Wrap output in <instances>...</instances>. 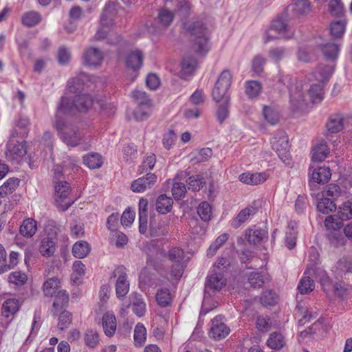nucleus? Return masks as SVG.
Masks as SVG:
<instances>
[{"label": "nucleus", "instance_id": "23", "mask_svg": "<svg viewBox=\"0 0 352 352\" xmlns=\"http://www.w3.org/2000/svg\"><path fill=\"white\" fill-rule=\"evenodd\" d=\"M19 302L16 298L7 299L2 305L1 316L9 318L19 310Z\"/></svg>", "mask_w": 352, "mask_h": 352}, {"label": "nucleus", "instance_id": "40", "mask_svg": "<svg viewBox=\"0 0 352 352\" xmlns=\"http://www.w3.org/2000/svg\"><path fill=\"white\" fill-rule=\"evenodd\" d=\"M171 295L168 288H162L157 290L156 294V301L162 307H166L171 303Z\"/></svg>", "mask_w": 352, "mask_h": 352}, {"label": "nucleus", "instance_id": "26", "mask_svg": "<svg viewBox=\"0 0 352 352\" xmlns=\"http://www.w3.org/2000/svg\"><path fill=\"white\" fill-rule=\"evenodd\" d=\"M36 230V221L32 218H28L23 220L19 229L20 234L27 238H30L34 236Z\"/></svg>", "mask_w": 352, "mask_h": 352}, {"label": "nucleus", "instance_id": "14", "mask_svg": "<svg viewBox=\"0 0 352 352\" xmlns=\"http://www.w3.org/2000/svg\"><path fill=\"white\" fill-rule=\"evenodd\" d=\"M258 210V206L256 202H253L252 205L246 207L241 210L232 222V226L234 228H239L244 222H245L250 217L255 214Z\"/></svg>", "mask_w": 352, "mask_h": 352}, {"label": "nucleus", "instance_id": "58", "mask_svg": "<svg viewBox=\"0 0 352 352\" xmlns=\"http://www.w3.org/2000/svg\"><path fill=\"white\" fill-rule=\"evenodd\" d=\"M248 283L254 288H261L265 283L264 276L259 272H251L248 276Z\"/></svg>", "mask_w": 352, "mask_h": 352}, {"label": "nucleus", "instance_id": "19", "mask_svg": "<svg viewBox=\"0 0 352 352\" xmlns=\"http://www.w3.org/2000/svg\"><path fill=\"white\" fill-rule=\"evenodd\" d=\"M102 322L105 335L108 337L113 336L116 329V319L115 315L107 312L102 316Z\"/></svg>", "mask_w": 352, "mask_h": 352}, {"label": "nucleus", "instance_id": "42", "mask_svg": "<svg viewBox=\"0 0 352 352\" xmlns=\"http://www.w3.org/2000/svg\"><path fill=\"white\" fill-rule=\"evenodd\" d=\"M318 210L322 214H329L336 209V205L330 198H322L317 203Z\"/></svg>", "mask_w": 352, "mask_h": 352}, {"label": "nucleus", "instance_id": "4", "mask_svg": "<svg viewBox=\"0 0 352 352\" xmlns=\"http://www.w3.org/2000/svg\"><path fill=\"white\" fill-rule=\"evenodd\" d=\"M232 74L230 70L224 69L219 75L212 91L213 100L217 102L230 101V96L227 94L232 83Z\"/></svg>", "mask_w": 352, "mask_h": 352}, {"label": "nucleus", "instance_id": "50", "mask_svg": "<svg viewBox=\"0 0 352 352\" xmlns=\"http://www.w3.org/2000/svg\"><path fill=\"white\" fill-rule=\"evenodd\" d=\"M263 115L265 120L272 125L276 124L279 121L278 112L270 106H265L263 109Z\"/></svg>", "mask_w": 352, "mask_h": 352}, {"label": "nucleus", "instance_id": "41", "mask_svg": "<svg viewBox=\"0 0 352 352\" xmlns=\"http://www.w3.org/2000/svg\"><path fill=\"white\" fill-rule=\"evenodd\" d=\"M197 64V60L191 56L184 58L181 63L182 72L186 75H192Z\"/></svg>", "mask_w": 352, "mask_h": 352}, {"label": "nucleus", "instance_id": "46", "mask_svg": "<svg viewBox=\"0 0 352 352\" xmlns=\"http://www.w3.org/2000/svg\"><path fill=\"white\" fill-rule=\"evenodd\" d=\"M133 338L135 346H141L144 344L146 338V329L142 324L138 323L135 326Z\"/></svg>", "mask_w": 352, "mask_h": 352}, {"label": "nucleus", "instance_id": "22", "mask_svg": "<svg viewBox=\"0 0 352 352\" xmlns=\"http://www.w3.org/2000/svg\"><path fill=\"white\" fill-rule=\"evenodd\" d=\"M56 250V242L51 237L43 238L39 245V252L45 257L52 256Z\"/></svg>", "mask_w": 352, "mask_h": 352}, {"label": "nucleus", "instance_id": "55", "mask_svg": "<svg viewBox=\"0 0 352 352\" xmlns=\"http://www.w3.org/2000/svg\"><path fill=\"white\" fill-rule=\"evenodd\" d=\"M295 223L290 222L288 225L289 228L292 230L289 232H287L285 234V245L286 247L292 250L294 248L296 244V232L294 230Z\"/></svg>", "mask_w": 352, "mask_h": 352}, {"label": "nucleus", "instance_id": "34", "mask_svg": "<svg viewBox=\"0 0 352 352\" xmlns=\"http://www.w3.org/2000/svg\"><path fill=\"white\" fill-rule=\"evenodd\" d=\"M324 58L328 60H335L339 53V46L337 44L327 43L320 45Z\"/></svg>", "mask_w": 352, "mask_h": 352}, {"label": "nucleus", "instance_id": "27", "mask_svg": "<svg viewBox=\"0 0 352 352\" xmlns=\"http://www.w3.org/2000/svg\"><path fill=\"white\" fill-rule=\"evenodd\" d=\"M8 151L12 160L22 157L26 153L25 144L14 140H10L8 142Z\"/></svg>", "mask_w": 352, "mask_h": 352}, {"label": "nucleus", "instance_id": "12", "mask_svg": "<svg viewBox=\"0 0 352 352\" xmlns=\"http://www.w3.org/2000/svg\"><path fill=\"white\" fill-rule=\"evenodd\" d=\"M156 181L157 176L154 173H149L134 180L131 185V189L135 192H142L151 188Z\"/></svg>", "mask_w": 352, "mask_h": 352}, {"label": "nucleus", "instance_id": "48", "mask_svg": "<svg viewBox=\"0 0 352 352\" xmlns=\"http://www.w3.org/2000/svg\"><path fill=\"white\" fill-rule=\"evenodd\" d=\"M338 217L341 221L352 219V202L346 201L339 207Z\"/></svg>", "mask_w": 352, "mask_h": 352}, {"label": "nucleus", "instance_id": "62", "mask_svg": "<svg viewBox=\"0 0 352 352\" xmlns=\"http://www.w3.org/2000/svg\"><path fill=\"white\" fill-rule=\"evenodd\" d=\"M261 303L265 306H273L277 302L276 294L272 290L265 291L261 298Z\"/></svg>", "mask_w": 352, "mask_h": 352}, {"label": "nucleus", "instance_id": "63", "mask_svg": "<svg viewBox=\"0 0 352 352\" xmlns=\"http://www.w3.org/2000/svg\"><path fill=\"white\" fill-rule=\"evenodd\" d=\"M70 191V186L67 182H58L55 186V192L57 197L60 199H65Z\"/></svg>", "mask_w": 352, "mask_h": 352}, {"label": "nucleus", "instance_id": "30", "mask_svg": "<svg viewBox=\"0 0 352 352\" xmlns=\"http://www.w3.org/2000/svg\"><path fill=\"white\" fill-rule=\"evenodd\" d=\"M91 251V246L88 242L80 241L75 243L72 248L73 255L78 258H83L88 255Z\"/></svg>", "mask_w": 352, "mask_h": 352}, {"label": "nucleus", "instance_id": "33", "mask_svg": "<svg viewBox=\"0 0 352 352\" xmlns=\"http://www.w3.org/2000/svg\"><path fill=\"white\" fill-rule=\"evenodd\" d=\"M102 156L97 153H91L83 157V164L90 169H96L102 165Z\"/></svg>", "mask_w": 352, "mask_h": 352}, {"label": "nucleus", "instance_id": "35", "mask_svg": "<svg viewBox=\"0 0 352 352\" xmlns=\"http://www.w3.org/2000/svg\"><path fill=\"white\" fill-rule=\"evenodd\" d=\"M323 85L324 84L321 82L313 84L308 89V94L313 103H319L322 100L324 95Z\"/></svg>", "mask_w": 352, "mask_h": 352}, {"label": "nucleus", "instance_id": "61", "mask_svg": "<svg viewBox=\"0 0 352 352\" xmlns=\"http://www.w3.org/2000/svg\"><path fill=\"white\" fill-rule=\"evenodd\" d=\"M229 107L230 101H222V103L219 105L217 111V117L220 124H222L228 117Z\"/></svg>", "mask_w": 352, "mask_h": 352}, {"label": "nucleus", "instance_id": "28", "mask_svg": "<svg viewBox=\"0 0 352 352\" xmlns=\"http://www.w3.org/2000/svg\"><path fill=\"white\" fill-rule=\"evenodd\" d=\"M329 154V148L326 142H322L317 144L312 151L311 159L314 162L324 160Z\"/></svg>", "mask_w": 352, "mask_h": 352}, {"label": "nucleus", "instance_id": "29", "mask_svg": "<svg viewBox=\"0 0 352 352\" xmlns=\"http://www.w3.org/2000/svg\"><path fill=\"white\" fill-rule=\"evenodd\" d=\"M333 72V67L329 65H319L314 75L319 82L324 84L327 82Z\"/></svg>", "mask_w": 352, "mask_h": 352}, {"label": "nucleus", "instance_id": "54", "mask_svg": "<svg viewBox=\"0 0 352 352\" xmlns=\"http://www.w3.org/2000/svg\"><path fill=\"white\" fill-rule=\"evenodd\" d=\"M184 267L182 263H173L170 271V278H167L168 281L175 280L177 283L182 278L184 273Z\"/></svg>", "mask_w": 352, "mask_h": 352}, {"label": "nucleus", "instance_id": "21", "mask_svg": "<svg viewBox=\"0 0 352 352\" xmlns=\"http://www.w3.org/2000/svg\"><path fill=\"white\" fill-rule=\"evenodd\" d=\"M85 62L87 65L96 66L103 60L102 52L96 47L88 49L85 53Z\"/></svg>", "mask_w": 352, "mask_h": 352}, {"label": "nucleus", "instance_id": "5", "mask_svg": "<svg viewBox=\"0 0 352 352\" xmlns=\"http://www.w3.org/2000/svg\"><path fill=\"white\" fill-rule=\"evenodd\" d=\"M272 148L283 162L289 160V138L283 130L276 131L271 139Z\"/></svg>", "mask_w": 352, "mask_h": 352}, {"label": "nucleus", "instance_id": "16", "mask_svg": "<svg viewBox=\"0 0 352 352\" xmlns=\"http://www.w3.org/2000/svg\"><path fill=\"white\" fill-rule=\"evenodd\" d=\"M55 297L52 305L51 312L54 316H58L59 311L63 310V308L67 306L69 302V294L65 289L59 290Z\"/></svg>", "mask_w": 352, "mask_h": 352}, {"label": "nucleus", "instance_id": "13", "mask_svg": "<svg viewBox=\"0 0 352 352\" xmlns=\"http://www.w3.org/2000/svg\"><path fill=\"white\" fill-rule=\"evenodd\" d=\"M144 55L142 51L135 50L129 52L125 57V65L128 69L138 71L142 66Z\"/></svg>", "mask_w": 352, "mask_h": 352}, {"label": "nucleus", "instance_id": "20", "mask_svg": "<svg viewBox=\"0 0 352 352\" xmlns=\"http://www.w3.org/2000/svg\"><path fill=\"white\" fill-rule=\"evenodd\" d=\"M267 179L266 174L265 173H244L239 175V180L247 184L258 185L264 182Z\"/></svg>", "mask_w": 352, "mask_h": 352}, {"label": "nucleus", "instance_id": "37", "mask_svg": "<svg viewBox=\"0 0 352 352\" xmlns=\"http://www.w3.org/2000/svg\"><path fill=\"white\" fill-rule=\"evenodd\" d=\"M267 344L270 348L274 350H279L285 344V340L281 333L274 332L270 334L267 341Z\"/></svg>", "mask_w": 352, "mask_h": 352}, {"label": "nucleus", "instance_id": "44", "mask_svg": "<svg viewBox=\"0 0 352 352\" xmlns=\"http://www.w3.org/2000/svg\"><path fill=\"white\" fill-rule=\"evenodd\" d=\"M188 188L192 191H199L206 184L204 177L199 175L190 176L186 181Z\"/></svg>", "mask_w": 352, "mask_h": 352}, {"label": "nucleus", "instance_id": "6", "mask_svg": "<svg viewBox=\"0 0 352 352\" xmlns=\"http://www.w3.org/2000/svg\"><path fill=\"white\" fill-rule=\"evenodd\" d=\"M313 256L314 258L312 260L314 263L307 265L305 275L312 276L323 287L329 285L331 281L329 276L322 267L318 265V254L316 252Z\"/></svg>", "mask_w": 352, "mask_h": 352}, {"label": "nucleus", "instance_id": "10", "mask_svg": "<svg viewBox=\"0 0 352 352\" xmlns=\"http://www.w3.org/2000/svg\"><path fill=\"white\" fill-rule=\"evenodd\" d=\"M222 316H217L212 320L210 336L215 340L226 338L230 333V328L222 321Z\"/></svg>", "mask_w": 352, "mask_h": 352}, {"label": "nucleus", "instance_id": "7", "mask_svg": "<svg viewBox=\"0 0 352 352\" xmlns=\"http://www.w3.org/2000/svg\"><path fill=\"white\" fill-rule=\"evenodd\" d=\"M118 276L116 283V292L118 298L125 296L129 291V281L127 279L126 269L119 266L113 272L112 277Z\"/></svg>", "mask_w": 352, "mask_h": 352}, {"label": "nucleus", "instance_id": "38", "mask_svg": "<svg viewBox=\"0 0 352 352\" xmlns=\"http://www.w3.org/2000/svg\"><path fill=\"white\" fill-rule=\"evenodd\" d=\"M175 18V13L166 8L159 10L157 22L162 27H168L170 25Z\"/></svg>", "mask_w": 352, "mask_h": 352}, {"label": "nucleus", "instance_id": "60", "mask_svg": "<svg viewBox=\"0 0 352 352\" xmlns=\"http://www.w3.org/2000/svg\"><path fill=\"white\" fill-rule=\"evenodd\" d=\"M110 237L111 242H114L116 246L118 248H122L128 242L127 236L123 232L118 230L113 232V234L111 232Z\"/></svg>", "mask_w": 352, "mask_h": 352}, {"label": "nucleus", "instance_id": "32", "mask_svg": "<svg viewBox=\"0 0 352 352\" xmlns=\"http://www.w3.org/2000/svg\"><path fill=\"white\" fill-rule=\"evenodd\" d=\"M42 20L41 14L36 11H30L23 14L21 23L26 27H33L38 24Z\"/></svg>", "mask_w": 352, "mask_h": 352}, {"label": "nucleus", "instance_id": "53", "mask_svg": "<svg viewBox=\"0 0 352 352\" xmlns=\"http://www.w3.org/2000/svg\"><path fill=\"white\" fill-rule=\"evenodd\" d=\"M311 10V3L309 0H297L294 4V12L297 15H305Z\"/></svg>", "mask_w": 352, "mask_h": 352}, {"label": "nucleus", "instance_id": "8", "mask_svg": "<svg viewBox=\"0 0 352 352\" xmlns=\"http://www.w3.org/2000/svg\"><path fill=\"white\" fill-rule=\"evenodd\" d=\"M331 177V171L328 166H318L315 168L309 181V186L314 190L316 184H324L329 182Z\"/></svg>", "mask_w": 352, "mask_h": 352}, {"label": "nucleus", "instance_id": "39", "mask_svg": "<svg viewBox=\"0 0 352 352\" xmlns=\"http://www.w3.org/2000/svg\"><path fill=\"white\" fill-rule=\"evenodd\" d=\"M315 287L314 281L310 277V275L303 276L298 285V289L301 294H308L311 292Z\"/></svg>", "mask_w": 352, "mask_h": 352}, {"label": "nucleus", "instance_id": "43", "mask_svg": "<svg viewBox=\"0 0 352 352\" xmlns=\"http://www.w3.org/2000/svg\"><path fill=\"white\" fill-rule=\"evenodd\" d=\"M20 180L18 178H10L8 179L1 187H0V196L5 197L8 194L12 193L16 190L19 184Z\"/></svg>", "mask_w": 352, "mask_h": 352}, {"label": "nucleus", "instance_id": "31", "mask_svg": "<svg viewBox=\"0 0 352 352\" xmlns=\"http://www.w3.org/2000/svg\"><path fill=\"white\" fill-rule=\"evenodd\" d=\"M327 129L332 133H336L343 129V118L341 115H332L326 124Z\"/></svg>", "mask_w": 352, "mask_h": 352}, {"label": "nucleus", "instance_id": "25", "mask_svg": "<svg viewBox=\"0 0 352 352\" xmlns=\"http://www.w3.org/2000/svg\"><path fill=\"white\" fill-rule=\"evenodd\" d=\"M60 282L56 277L50 278L43 285V293L46 296L52 297L60 290Z\"/></svg>", "mask_w": 352, "mask_h": 352}, {"label": "nucleus", "instance_id": "45", "mask_svg": "<svg viewBox=\"0 0 352 352\" xmlns=\"http://www.w3.org/2000/svg\"><path fill=\"white\" fill-rule=\"evenodd\" d=\"M261 89V84L259 82L256 80H250L246 83L245 94L248 98L253 99L260 94Z\"/></svg>", "mask_w": 352, "mask_h": 352}, {"label": "nucleus", "instance_id": "51", "mask_svg": "<svg viewBox=\"0 0 352 352\" xmlns=\"http://www.w3.org/2000/svg\"><path fill=\"white\" fill-rule=\"evenodd\" d=\"M132 96L138 106L150 107L151 101L145 91L136 89L133 91Z\"/></svg>", "mask_w": 352, "mask_h": 352}, {"label": "nucleus", "instance_id": "64", "mask_svg": "<svg viewBox=\"0 0 352 352\" xmlns=\"http://www.w3.org/2000/svg\"><path fill=\"white\" fill-rule=\"evenodd\" d=\"M84 84L81 79L78 78H74L70 79L67 82V89L70 93L78 94L80 93L83 89Z\"/></svg>", "mask_w": 352, "mask_h": 352}, {"label": "nucleus", "instance_id": "49", "mask_svg": "<svg viewBox=\"0 0 352 352\" xmlns=\"http://www.w3.org/2000/svg\"><path fill=\"white\" fill-rule=\"evenodd\" d=\"M59 312L58 327L60 331H63L69 328L72 324V315L65 309L61 310Z\"/></svg>", "mask_w": 352, "mask_h": 352}, {"label": "nucleus", "instance_id": "52", "mask_svg": "<svg viewBox=\"0 0 352 352\" xmlns=\"http://www.w3.org/2000/svg\"><path fill=\"white\" fill-rule=\"evenodd\" d=\"M345 22L338 20L331 22L330 24V33L335 38L342 36L345 32Z\"/></svg>", "mask_w": 352, "mask_h": 352}, {"label": "nucleus", "instance_id": "3", "mask_svg": "<svg viewBox=\"0 0 352 352\" xmlns=\"http://www.w3.org/2000/svg\"><path fill=\"white\" fill-rule=\"evenodd\" d=\"M54 127L60 140L69 146H76L82 140V134L78 126L70 122L65 116H58L56 113Z\"/></svg>", "mask_w": 352, "mask_h": 352}, {"label": "nucleus", "instance_id": "11", "mask_svg": "<svg viewBox=\"0 0 352 352\" xmlns=\"http://www.w3.org/2000/svg\"><path fill=\"white\" fill-rule=\"evenodd\" d=\"M333 272L337 279L346 278V276L352 274V256L340 258L333 267Z\"/></svg>", "mask_w": 352, "mask_h": 352}, {"label": "nucleus", "instance_id": "2", "mask_svg": "<svg viewBox=\"0 0 352 352\" xmlns=\"http://www.w3.org/2000/svg\"><path fill=\"white\" fill-rule=\"evenodd\" d=\"M93 98L88 94H76L73 100L63 96L57 106L58 116H69L76 111L86 112L93 105Z\"/></svg>", "mask_w": 352, "mask_h": 352}, {"label": "nucleus", "instance_id": "18", "mask_svg": "<svg viewBox=\"0 0 352 352\" xmlns=\"http://www.w3.org/2000/svg\"><path fill=\"white\" fill-rule=\"evenodd\" d=\"M150 235L151 237L165 236L168 232V223L166 220L156 221L150 219Z\"/></svg>", "mask_w": 352, "mask_h": 352}, {"label": "nucleus", "instance_id": "1", "mask_svg": "<svg viewBox=\"0 0 352 352\" xmlns=\"http://www.w3.org/2000/svg\"><path fill=\"white\" fill-rule=\"evenodd\" d=\"M182 32L188 39L192 50L196 54L205 56L210 50L211 31L203 20L184 22Z\"/></svg>", "mask_w": 352, "mask_h": 352}, {"label": "nucleus", "instance_id": "56", "mask_svg": "<svg viewBox=\"0 0 352 352\" xmlns=\"http://www.w3.org/2000/svg\"><path fill=\"white\" fill-rule=\"evenodd\" d=\"M197 214L204 221L211 219V206L207 201L201 202L197 208Z\"/></svg>", "mask_w": 352, "mask_h": 352}, {"label": "nucleus", "instance_id": "9", "mask_svg": "<svg viewBox=\"0 0 352 352\" xmlns=\"http://www.w3.org/2000/svg\"><path fill=\"white\" fill-rule=\"evenodd\" d=\"M226 284L223 273L214 270L207 276L205 283L204 294L209 293V290L218 291L221 289Z\"/></svg>", "mask_w": 352, "mask_h": 352}, {"label": "nucleus", "instance_id": "24", "mask_svg": "<svg viewBox=\"0 0 352 352\" xmlns=\"http://www.w3.org/2000/svg\"><path fill=\"white\" fill-rule=\"evenodd\" d=\"M173 204V201L170 197L162 194L157 199L156 210L160 214H167L171 210Z\"/></svg>", "mask_w": 352, "mask_h": 352}, {"label": "nucleus", "instance_id": "15", "mask_svg": "<svg viewBox=\"0 0 352 352\" xmlns=\"http://www.w3.org/2000/svg\"><path fill=\"white\" fill-rule=\"evenodd\" d=\"M148 204L146 199L141 198L139 201V232L142 234L146 233L148 228Z\"/></svg>", "mask_w": 352, "mask_h": 352}, {"label": "nucleus", "instance_id": "36", "mask_svg": "<svg viewBox=\"0 0 352 352\" xmlns=\"http://www.w3.org/2000/svg\"><path fill=\"white\" fill-rule=\"evenodd\" d=\"M266 237L267 232L261 229L250 230L245 234L249 243L254 245L260 243Z\"/></svg>", "mask_w": 352, "mask_h": 352}, {"label": "nucleus", "instance_id": "59", "mask_svg": "<svg viewBox=\"0 0 352 352\" xmlns=\"http://www.w3.org/2000/svg\"><path fill=\"white\" fill-rule=\"evenodd\" d=\"M186 187L182 182H175L172 188V195L175 200L182 199L186 195Z\"/></svg>", "mask_w": 352, "mask_h": 352}, {"label": "nucleus", "instance_id": "47", "mask_svg": "<svg viewBox=\"0 0 352 352\" xmlns=\"http://www.w3.org/2000/svg\"><path fill=\"white\" fill-rule=\"evenodd\" d=\"M288 54V50L283 47H272L269 50L268 56L270 59L274 61L276 63L279 62L285 58Z\"/></svg>", "mask_w": 352, "mask_h": 352}, {"label": "nucleus", "instance_id": "57", "mask_svg": "<svg viewBox=\"0 0 352 352\" xmlns=\"http://www.w3.org/2000/svg\"><path fill=\"white\" fill-rule=\"evenodd\" d=\"M168 258L174 263H182L184 258V252L179 248H172L167 253Z\"/></svg>", "mask_w": 352, "mask_h": 352}, {"label": "nucleus", "instance_id": "17", "mask_svg": "<svg viewBox=\"0 0 352 352\" xmlns=\"http://www.w3.org/2000/svg\"><path fill=\"white\" fill-rule=\"evenodd\" d=\"M290 102L294 110L298 109L305 100V95L302 90L301 83H296L289 88Z\"/></svg>", "mask_w": 352, "mask_h": 352}]
</instances>
